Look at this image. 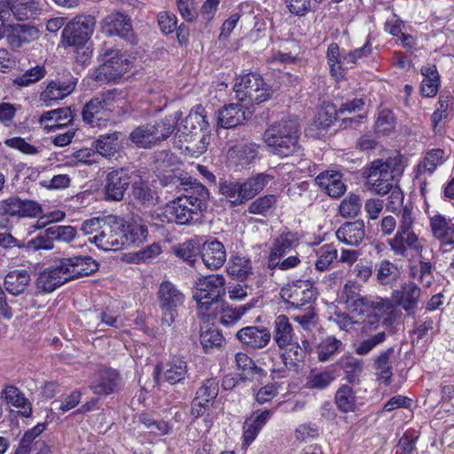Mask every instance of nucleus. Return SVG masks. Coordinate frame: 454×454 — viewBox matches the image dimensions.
I'll use <instances>...</instances> for the list:
<instances>
[{"label": "nucleus", "instance_id": "1", "mask_svg": "<svg viewBox=\"0 0 454 454\" xmlns=\"http://www.w3.org/2000/svg\"><path fill=\"white\" fill-rule=\"evenodd\" d=\"M340 301L351 314L364 319L362 333L375 330L380 320L386 325H390L394 321L395 308L393 302L379 296H362L358 285L354 281L344 285Z\"/></svg>", "mask_w": 454, "mask_h": 454}, {"label": "nucleus", "instance_id": "2", "mask_svg": "<svg viewBox=\"0 0 454 454\" xmlns=\"http://www.w3.org/2000/svg\"><path fill=\"white\" fill-rule=\"evenodd\" d=\"M209 198L207 189L201 184L194 183L185 195L168 202L157 212L162 223L175 222L178 224H191L197 222L207 207Z\"/></svg>", "mask_w": 454, "mask_h": 454}, {"label": "nucleus", "instance_id": "3", "mask_svg": "<svg viewBox=\"0 0 454 454\" xmlns=\"http://www.w3.org/2000/svg\"><path fill=\"white\" fill-rule=\"evenodd\" d=\"M300 133L296 120L282 119L268 127L263 133V141L273 154L288 157L300 148Z\"/></svg>", "mask_w": 454, "mask_h": 454}, {"label": "nucleus", "instance_id": "4", "mask_svg": "<svg viewBox=\"0 0 454 454\" xmlns=\"http://www.w3.org/2000/svg\"><path fill=\"white\" fill-rule=\"evenodd\" d=\"M236 98L249 105L261 104L272 96L270 85L266 83L261 74L249 73L236 79L233 86Z\"/></svg>", "mask_w": 454, "mask_h": 454}, {"label": "nucleus", "instance_id": "5", "mask_svg": "<svg viewBox=\"0 0 454 454\" xmlns=\"http://www.w3.org/2000/svg\"><path fill=\"white\" fill-rule=\"evenodd\" d=\"M397 164L395 158L378 159L372 161L364 168L365 185L368 190L379 195H385L392 190L394 170Z\"/></svg>", "mask_w": 454, "mask_h": 454}, {"label": "nucleus", "instance_id": "6", "mask_svg": "<svg viewBox=\"0 0 454 454\" xmlns=\"http://www.w3.org/2000/svg\"><path fill=\"white\" fill-rule=\"evenodd\" d=\"M225 279L215 274L200 278L194 286L193 298L197 301L198 313L205 316L209 308L225 293Z\"/></svg>", "mask_w": 454, "mask_h": 454}, {"label": "nucleus", "instance_id": "7", "mask_svg": "<svg viewBox=\"0 0 454 454\" xmlns=\"http://www.w3.org/2000/svg\"><path fill=\"white\" fill-rule=\"evenodd\" d=\"M95 19L91 16L75 17L66 25L61 34L64 47L82 48L90 40L95 27Z\"/></svg>", "mask_w": 454, "mask_h": 454}, {"label": "nucleus", "instance_id": "8", "mask_svg": "<svg viewBox=\"0 0 454 454\" xmlns=\"http://www.w3.org/2000/svg\"><path fill=\"white\" fill-rule=\"evenodd\" d=\"M158 298L162 311V323L170 326L184 303L185 295L170 281H163L158 291Z\"/></svg>", "mask_w": 454, "mask_h": 454}, {"label": "nucleus", "instance_id": "9", "mask_svg": "<svg viewBox=\"0 0 454 454\" xmlns=\"http://www.w3.org/2000/svg\"><path fill=\"white\" fill-rule=\"evenodd\" d=\"M131 67L129 59L119 51L109 50L104 54L103 63L95 70L94 79L109 82L120 78Z\"/></svg>", "mask_w": 454, "mask_h": 454}, {"label": "nucleus", "instance_id": "10", "mask_svg": "<svg viewBox=\"0 0 454 454\" xmlns=\"http://www.w3.org/2000/svg\"><path fill=\"white\" fill-rule=\"evenodd\" d=\"M157 383L168 382L170 385L181 383L188 375L186 362L181 357H172L167 363L157 364L153 370Z\"/></svg>", "mask_w": 454, "mask_h": 454}, {"label": "nucleus", "instance_id": "11", "mask_svg": "<svg viewBox=\"0 0 454 454\" xmlns=\"http://www.w3.org/2000/svg\"><path fill=\"white\" fill-rule=\"evenodd\" d=\"M89 331L102 332L105 327L119 328L122 325L120 314L110 306L89 310L84 314Z\"/></svg>", "mask_w": 454, "mask_h": 454}, {"label": "nucleus", "instance_id": "12", "mask_svg": "<svg viewBox=\"0 0 454 454\" xmlns=\"http://www.w3.org/2000/svg\"><path fill=\"white\" fill-rule=\"evenodd\" d=\"M280 296L285 302L298 308L315 299L316 290L309 281L297 280L283 286Z\"/></svg>", "mask_w": 454, "mask_h": 454}, {"label": "nucleus", "instance_id": "13", "mask_svg": "<svg viewBox=\"0 0 454 454\" xmlns=\"http://www.w3.org/2000/svg\"><path fill=\"white\" fill-rule=\"evenodd\" d=\"M90 241L104 251H118L123 249L121 224L112 216L100 232L90 239Z\"/></svg>", "mask_w": 454, "mask_h": 454}, {"label": "nucleus", "instance_id": "14", "mask_svg": "<svg viewBox=\"0 0 454 454\" xmlns=\"http://www.w3.org/2000/svg\"><path fill=\"white\" fill-rule=\"evenodd\" d=\"M0 209L4 214L18 218H35L42 214L41 205L32 200H21L11 197L1 202Z\"/></svg>", "mask_w": 454, "mask_h": 454}, {"label": "nucleus", "instance_id": "15", "mask_svg": "<svg viewBox=\"0 0 454 454\" xmlns=\"http://www.w3.org/2000/svg\"><path fill=\"white\" fill-rule=\"evenodd\" d=\"M41 11V4L36 0H0L2 18L4 14L12 12L18 20H27L39 14Z\"/></svg>", "mask_w": 454, "mask_h": 454}, {"label": "nucleus", "instance_id": "16", "mask_svg": "<svg viewBox=\"0 0 454 454\" xmlns=\"http://www.w3.org/2000/svg\"><path fill=\"white\" fill-rule=\"evenodd\" d=\"M129 184V176L123 168L110 171L106 178L104 198L108 201H120Z\"/></svg>", "mask_w": 454, "mask_h": 454}, {"label": "nucleus", "instance_id": "17", "mask_svg": "<svg viewBox=\"0 0 454 454\" xmlns=\"http://www.w3.org/2000/svg\"><path fill=\"white\" fill-rule=\"evenodd\" d=\"M208 127V121L207 120V115L205 112V108L200 106H195L188 114V115L184 118V120L181 122V124L176 126V134H180L185 137H197L198 134L205 133Z\"/></svg>", "mask_w": 454, "mask_h": 454}, {"label": "nucleus", "instance_id": "18", "mask_svg": "<svg viewBox=\"0 0 454 454\" xmlns=\"http://www.w3.org/2000/svg\"><path fill=\"white\" fill-rule=\"evenodd\" d=\"M429 227L441 247H454V223L450 218L436 213L429 216Z\"/></svg>", "mask_w": 454, "mask_h": 454}, {"label": "nucleus", "instance_id": "19", "mask_svg": "<svg viewBox=\"0 0 454 454\" xmlns=\"http://www.w3.org/2000/svg\"><path fill=\"white\" fill-rule=\"evenodd\" d=\"M235 336L240 343L253 349H260L266 347L271 338L269 329L255 325L239 329Z\"/></svg>", "mask_w": 454, "mask_h": 454}, {"label": "nucleus", "instance_id": "20", "mask_svg": "<svg viewBox=\"0 0 454 454\" xmlns=\"http://www.w3.org/2000/svg\"><path fill=\"white\" fill-rule=\"evenodd\" d=\"M102 27L106 34L118 35L125 39H129L133 34L130 19L120 12L107 15L103 20Z\"/></svg>", "mask_w": 454, "mask_h": 454}, {"label": "nucleus", "instance_id": "21", "mask_svg": "<svg viewBox=\"0 0 454 454\" xmlns=\"http://www.w3.org/2000/svg\"><path fill=\"white\" fill-rule=\"evenodd\" d=\"M120 385V375L115 370L103 369L95 374L90 387L96 395H110L116 391Z\"/></svg>", "mask_w": 454, "mask_h": 454}, {"label": "nucleus", "instance_id": "22", "mask_svg": "<svg viewBox=\"0 0 454 454\" xmlns=\"http://www.w3.org/2000/svg\"><path fill=\"white\" fill-rule=\"evenodd\" d=\"M74 115L70 107H61L43 113L39 118V123L47 132L62 129L71 123Z\"/></svg>", "mask_w": 454, "mask_h": 454}, {"label": "nucleus", "instance_id": "23", "mask_svg": "<svg viewBox=\"0 0 454 454\" xmlns=\"http://www.w3.org/2000/svg\"><path fill=\"white\" fill-rule=\"evenodd\" d=\"M201 259L207 269L218 270L226 261L224 246L218 240L205 242L202 246Z\"/></svg>", "mask_w": 454, "mask_h": 454}, {"label": "nucleus", "instance_id": "24", "mask_svg": "<svg viewBox=\"0 0 454 454\" xmlns=\"http://www.w3.org/2000/svg\"><path fill=\"white\" fill-rule=\"evenodd\" d=\"M258 147L255 144H239L231 146L227 153V161L236 168L249 165L257 157Z\"/></svg>", "mask_w": 454, "mask_h": 454}, {"label": "nucleus", "instance_id": "25", "mask_svg": "<svg viewBox=\"0 0 454 454\" xmlns=\"http://www.w3.org/2000/svg\"><path fill=\"white\" fill-rule=\"evenodd\" d=\"M75 88V82L68 81H51L40 94V100L46 106L63 99L70 95Z\"/></svg>", "mask_w": 454, "mask_h": 454}, {"label": "nucleus", "instance_id": "26", "mask_svg": "<svg viewBox=\"0 0 454 454\" xmlns=\"http://www.w3.org/2000/svg\"><path fill=\"white\" fill-rule=\"evenodd\" d=\"M337 239L347 246H358L365 237L364 224L362 221L347 222L336 231Z\"/></svg>", "mask_w": 454, "mask_h": 454}, {"label": "nucleus", "instance_id": "27", "mask_svg": "<svg viewBox=\"0 0 454 454\" xmlns=\"http://www.w3.org/2000/svg\"><path fill=\"white\" fill-rule=\"evenodd\" d=\"M420 288L414 283L404 284L394 293L393 298L408 314H414L420 298Z\"/></svg>", "mask_w": 454, "mask_h": 454}, {"label": "nucleus", "instance_id": "28", "mask_svg": "<svg viewBox=\"0 0 454 454\" xmlns=\"http://www.w3.org/2000/svg\"><path fill=\"white\" fill-rule=\"evenodd\" d=\"M148 236V230L141 221L132 220L121 224L122 248L130 246H138L145 242Z\"/></svg>", "mask_w": 454, "mask_h": 454}, {"label": "nucleus", "instance_id": "29", "mask_svg": "<svg viewBox=\"0 0 454 454\" xmlns=\"http://www.w3.org/2000/svg\"><path fill=\"white\" fill-rule=\"evenodd\" d=\"M316 182L332 198H339L346 191L342 175L337 171L327 170L322 172L317 176Z\"/></svg>", "mask_w": 454, "mask_h": 454}, {"label": "nucleus", "instance_id": "30", "mask_svg": "<svg viewBox=\"0 0 454 454\" xmlns=\"http://www.w3.org/2000/svg\"><path fill=\"white\" fill-rule=\"evenodd\" d=\"M181 117L182 113L177 111L153 123H149L156 145L168 139L173 134Z\"/></svg>", "mask_w": 454, "mask_h": 454}, {"label": "nucleus", "instance_id": "31", "mask_svg": "<svg viewBox=\"0 0 454 454\" xmlns=\"http://www.w3.org/2000/svg\"><path fill=\"white\" fill-rule=\"evenodd\" d=\"M390 249L395 256H407L409 250L419 251L421 248L420 242L415 233L403 234L396 232L394 238L387 240Z\"/></svg>", "mask_w": 454, "mask_h": 454}, {"label": "nucleus", "instance_id": "32", "mask_svg": "<svg viewBox=\"0 0 454 454\" xmlns=\"http://www.w3.org/2000/svg\"><path fill=\"white\" fill-rule=\"evenodd\" d=\"M273 327V340L279 348H286L295 340L292 324L286 316H278L274 320Z\"/></svg>", "mask_w": 454, "mask_h": 454}, {"label": "nucleus", "instance_id": "33", "mask_svg": "<svg viewBox=\"0 0 454 454\" xmlns=\"http://www.w3.org/2000/svg\"><path fill=\"white\" fill-rule=\"evenodd\" d=\"M31 281L30 274L26 270H13L9 271L4 280L5 290L13 296L22 294Z\"/></svg>", "mask_w": 454, "mask_h": 454}, {"label": "nucleus", "instance_id": "34", "mask_svg": "<svg viewBox=\"0 0 454 454\" xmlns=\"http://www.w3.org/2000/svg\"><path fill=\"white\" fill-rule=\"evenodd\" d=\"M299 244V237L296 232L284 231L272 242L268 258L286 256Z\"/></svg>", "mask_w": 454, "mask_h": 454}, {"label": "nucleus", "instance_id": "35", "mask_svg": "<svg viewBox=\"0 0 454 454\" xmlns=\"http://www.w3.org/2000/svg\"><path fill=\"white\" fill-rule=\"evenodd\" d=\"M345 51H340L336 43H331L326 51V59L331 75L337 81L344 77L346 63H343V55Z\"/></svg>", "mask_w": 454, "mask_h": 454}, {"label": "nucleus", "instance_id": "36", "mask_svg": "<svg viewBox=\"0 0 454 454\" xmlns=\"http://www.w3.org/2000/svg\"><path fill=\"white\" fill-rule=\"evenodd\" d=\"M244 119L243 107L239 104H230L219 110L217 125L223 129H231L240 124Z\"/></svg>", "mask_w": 454, "mask_h": 454}, {"label": "nucleus", "instance_id": "37", "mask_svg": "<svg viewBox=\"0 0 454 454\" xmlns=\"http://www.w3.org/2000/svg\"><path fill=\"white\" fill-rule=\"evenodd\" d=\"M219 192L232 206H239L247 201L244 193L243 183L236 180H225L220 183Z\"/></svg>", "mask_w": 454, "mask_h": 454}, {"label": "nucleus", "instance_id": "38", "mask_svg": "<svg viewBox=\"0 0 454 454\" xmlns=\"http://www.w3.org/2000/svg\"><path fill=\"white\" fill-rule=\"evenodd\" d=\"M82 114L83 121L91 127L99 126L100 121H106L109 116L99 98H92L86 103Z\"/></svg>", "mask_w": 454, "mask_h": 454}, {"label": "nucleus", "instance_id": "39", "mask_svg": "<svg viewBox=\"0 0 454 454\" xmlns=\"http://www.w3.org/2000/svg\"><path fill=\"white\" fill-rule=\"evenodd\" d=\"M423 80L420 84V92L426 98L434 97L440 86V76L434 65H427L421 68Z\"/></svg>", "mask_w": 454, "mask_h": 454}, {"label": "nucleus", "instance_id": "40", "mask_svg": "<svg viewBox=\"0 0 454 454\" xmlns=\"http://www.w3.org/2000/svg\"><path fill=\"white\" fill-rule=\"evenodd\" d=\"M6 402L11 405L20 409V412L24 417H29L32 413L30 403L25 395L14 386H7L2 392Z\"/></svg>", "mask_w": 454, "mask_h": 454}, {"label": "nucleus", "instance_id": "41", "mask_svg": "<svg viewBox=\"0 0 454 454\" xmlns=\"http://www.w3.org/2000/svg\"><path fill=\"white\" fill-rule=\"evenodd\" d=\"M64 284L54 267L40 272L35 281L36 288L43 293H51Z\"/></svg>", "mask_w": 454, "mask_h": 454}, {"label": "nucleus", "instance_id": "42", "mask_svg": "<svg viewBox=\"0 0 454 454\" xmlns=\"http://www.w3.org/2000/svg\"><path fill=\"white\" fill-rule=\"evenodd\" d=\"M446 160L445 153L442 149H433L427 153L423 160L417 166L418 175H432L438 166Z\"/></svg>", "mask_w": 454, "mask_h": 454}, {"label": "nucleus", "instance_id": "43", "mask_svg": "<svg viewBox=\"0 0 454 454\" xmlns=\"http://www.w3.org/2000/svg\"><path fill=\"white\" fill-rule=\"evenodd\" d=\"M334 380V372L332 370H312L307 376L305 387L309 389L323 390L328 387Z\"/></svg>", "mask_w": 454, "mask_h": 454}, {"label": "nucleus", "instance_id": "44", "mask_svg": "<svg viewBox=\"0 0 454 454\" xmlns=\"http://www.w3.org/2000/svg\"><path fill=\"white\" fill-rule=\"evenodd\" d=\"M394 353V348H389L381 352L374 360V368L380 380H383L385 385H389L391 377L393 375L392 366L390 364V357Z\"/></svg>", "mask_w": 454, "mask_h": 454}, {"label": "nucleus", "instance_id": "45", "mask_svg": "<svg viewBox=\"0 0 454 454\" xmlns=\"http://www.w3.org/2000/svg\"><path fill=\"white\" fill-rule=\"evenodd\" d=\"M272 180V176L266 173H259L243 182L244 193L247 200L260 193Z\"/></svg>", "mask_w": 454, "mask_h": 454}, {"label": "nucleus", "instance_id": "46", "mask_svg": "<svg viewBox=\"0 0 454 454\" xmlns=\"http://www.w3.org/2000/svg\"><path fill=\"white\" fill-rule=\"evenodd\" d=\"M395 117L390 110L383 109L379 112L374 124V130L378 136L387 137L395 129Z\"/></svg>", "mask_w": 454, "mask_h": 454}, {"label": "nucleus", "instance_id": "47", "mask_svg": "<svg viewBox=\"0 0 454 454\" xmlns=\"http://www.w3.org/2000/svg\"><path fill=\"white\" fill-rule=\"evenodd\" d=\"M119 133L101 135L96 141L97 152L104 157L111 158L119 149Z\"/></svg>", "mask_w": 454, "mask_h": 454}, {"label": "nucleus", "instance_id": "48", "mask_svg": "<svg viewBox=\"0 0 454 454\" xmlns=\"http://www.w3.org/2000/svg\"><path fill=\"white\" fill-rule=\"evenodd\" d=\"M343 348L341 340L333 336L322 340L317 346V358L320 362L331 360Z\"/></svg>", "mask_w": 454, "mask_h": 454}, {"label": "nucleus", "instance_id": "49", "mask_svg": "<svg viewBox=\"0 0 454 454\" xmlns=\"http://www.w3.org/2000/svg\"><path fill=\"white\" fill-rule=\"evenodd\" d=\"M6 40L9 46L12 49H18L21 47L26 39L21 37V34L29 31L31 35H35L37 30L34 27H28L26 25L21 24H9L6 26Z\"/></svg>", "mask_w": 454, "mask_h": 454}, {"label": "nucleus", "instance_id": "50", "mask_svg": "<svg viewBox=\"0 0 454 454\" xmlns=\"http://www.w3.org/2000/svg\"><path fill=\"white\" fill-rule=\"evenodd\" d=\"M129 139L137 146L142 148H151L156 145L153 135L150 129V124L148 123L140 125L134 129L129 134Z\"/></svg>", "mask_w": 454, "mask_h": 454}, {"label": "nucleus", "instance_id": "51", "mask_svg": "<svg viewBox=\"0 0 454 454\" xmlns=\"http://www.w3.org/2000/svg\"><path fill=\"white\" fill-rule=\"evenodd\" d=\"M46 74L47 71L43 65H36L17 76L13 80V83L18 87H28L41 81Z\"/></svg>", "mask_w": 454, "mask_h": 454}, {"label": "nucleus", "instance_id": "52", "mask_svg": "<svg viewBox=\"0 0 454 454\" xmlns=\"http://www.w3.org/2000/svg\"><path fill=\"white\" fill-rule=\"evenodd\" d=\"M337 249L333 244H325L317 250V261L315 267L319 271L329 269L332 263L337 259Z\"/></svg>", "mask_w": 454, "mask_h": 454}, {"label": "nucleus", "instance_id": "53", "mask_svg": "<svg viewBox=\"0 0 454 454\" xmlns=\"http://www.w3.org/2000/svg\"><path fill=\"white\" fill-rule=\"evenodd\" d=\"M251 271V261L245 256H233L227 266V272L239 279L246 278Z\"/></svg>", "mask_w": 454, "mask_h": 454}, {"label": "nucleus", "instance_id": "54", "mask_svg": "<svg viewBox=\"0 0 454 454\" xmlns=\"http://www.w3.org/2000/svg\"><path fill=\"white\" fill-rule=\"evenodd\" d=\"M277 204V197L273 194L261 196L250 203L248 212L254 215L266 216L270 214Z\"/></svg>", "mask_w": 454, "mask_h": 454}, {"label": "nucleus", "instance_id": "55", "mask_svg": "<svg viewBox=\"0 0 454 454\" xmlns=\"http://www.w3.org/2000/svg\"><path fill=\"white\" fill-rule=\"evenodd\" d=\"M340 114L339 109H336L335 105L332 103H325L317 112L315 125L319 129H325L335 120H337Z\"/></svg>", "mask_w": 454, "mask_h": 454}, {"label": "nucleus", "instance_id": "56", "mask_svg": "<svg viewBox=\"0 0 454 454\" xmlns=\"http://www.w3.org/2000/svg\"><path fill=\"white\" fill-rule=\"evenodd\" d=\"M335 403L341 411H353L356 406V397L352 387L342 385L336 392Z\"/></svg>", "mask_w": 454, "mask_h": 454}, {"label": "nucleus", "instance_id": "57", "mask_svg": "<svg viewBox=\"0 0 454 454\" xmlns=\"http://www.w3.org/2000/svg\"><path fill=\"white\" fill-rule=\"evenodd\" d=\"M398 277V269L393 262L383 260L376 267V279L380 285L387 286Z\"/></svg>", "mask_w": 454, "mask_h": 454}, {"label": "nucleus", "instance_id": "58", "mask_svg": "<svg viewBox=\"0 0 454 454\" xmlns=\"http://www.w3.org/2000/svg\"><path fill=\"white\" fill-rule=\"evenodd\" d=\"M200 340L204 350L208 352L212 348H220L224 341V338L218 329L208 327L201 329Z\"/></svg>", "mask_w": 454, "mask_h": 454}, {"label": "nucleus", "instance_id": "59", "mask_svg": "<svg viewBox=\"0 0 454 454\" xmlns=\"http://www.w3.org/2000/svg\"><path fill=\"white\" fill-rule=\"evenodd\" d=\"M185 150L193 157H198L206 152L209 144V137L206 133L198 134L197 137H185Z\"/></svg>", "mask_w": 454, "mask_h": 454}, {"label": "nucleus", "instance_id": "60", "mask_svg": "<svg viewBox=\"0 0 454 454\" xmlns=\"http://www.w3.org/2000/svg\"><path fill=\"white\" fill-rule=\"evenodd\" d=\"M75 278L89 276L98 269V262L89 255L74 256Z\"/></svg>", "mask_w": 454, "mask_h": 454}, {"label": "nucleus", "instance_id": "61", "mask_svg": "<svg viewBox=\"0 0 454 454\" xmlns=\"http://www.w3.org/2000/svg\"><path fill=\"white\" fill-rule=\"evenodd\" d=\"M50 228H46L43 232L30 239L27 244H23V247L29 251L53 249L54 242L53 239H51V236L50 235Z\"/></svg>", "mask_w": 454, "mask_h": 454}, {"label": "nucleus", "instance_id": "62", "mask_svg": "<svg viewBox=\"0 0 454 454\" xmlns=\"http://www.w3.org/2000/svg\"><path fill=\"white\" fill-rule=\"evenodd\" d=\"M362 203L360 197L356 194H349L339 207L340 215L343 217H355L361 210Z\"/></svg>", "mask_w": 454, "mask_h": 454}, {"label": "nucleus", "instance_id": "63", "mask_svg": "<svg viewBox=\"0 0 454 454\" xmlns=\"http://www.w3.org/2000/svg\"><path fill=\"white\" fill-rule=\"evenodd\" d=\"M386 333L384 331L379 332L376 334L361 340L356 346L355 352L359 356L368 355L377 346L383 343L386 340Z\"/></svg>", "mask_w": 454, "mask_h": 454}, {"label": "nucleus", "instance_id": "64", "mask_svg": "<svg viewBox=\"0 0 454 454\" xmlns=\"http://www.w3.org/2000/svg\"><path fill=\"white\" fill-rule=\"evenodd\" d=\"M419 437V434L415 430L405 431L396 445V454H414Z\"/></svg>", "mask_w": 454, "mask_h": 454}]
</instances>
